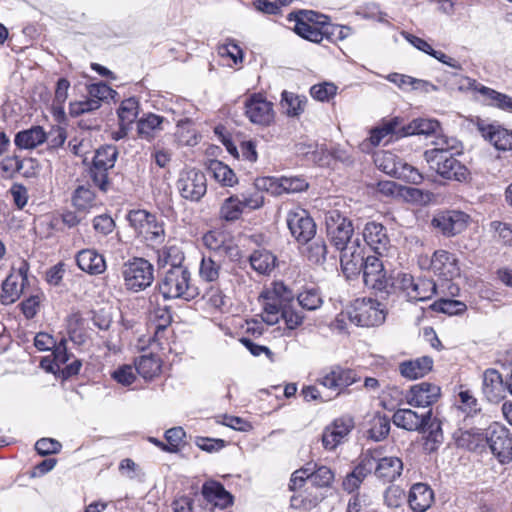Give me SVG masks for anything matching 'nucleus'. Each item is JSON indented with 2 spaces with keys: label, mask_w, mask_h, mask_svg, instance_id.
<instances>
[{
  "label": "nucleus",
  "mask_w": 512,
  "mask_h": 512,
  "mask_svg": "<svg viewBox=\"0 0 512 512\" xmlns=\"http://www.w3.org/2000/svg\"><path fill=\"white\" fill-rule=\"evenodd\" d=\"M432 417V411L428 410L426 413L419 415L411 409H398L392 419L393 423L400 428L408 431H421L426 428Z\"/></svg>",
  "instance_id": "a878e982"
},
{
  "label": "nucleus",
  "mask_w": 512,
  "mask_h": 512,
  "mask_svg": "<svg viewBox=\"0 0 512 512\" xmlns=\"http://www.w3.org/2000/svg\"><path fill=\"white\" fill-rule=\"evenodd\" d=\"M207 171L220 185L232 187L237 184L238 179L234 171L225 163L212 159L207 162Z\"/></svg>",
  "instance_id": "e433bc0d"
},
{
  "label": "nucleus",
  "mask_w": 512,
  "mask_h": 512,
  "mask_svg": "<svg viewBox=\"0 0 512 512\" xmlns=\"http://www.w3.org/2000/svg\"><path fill=\"white\" fill-rule=\"evenodd\" d=\"M244 113L251 123L263 127L271 125L275 119L273 103L260 93H253L245 99Z\"/></svg>",
  "instance_id": "9b49d317"
},
{
  "label": "nucleus",
  "mask_w": 512,
  "mask_h": 512,
  "mask_svg": "<svg viewBox=\"0 0 512 512\" xmlns=\"http://www.w3.org/2000/svg\"><path fill=\"white\" fill-rule=\"evenodd\" d=\"M364 284L375 290H383L386 287V272L383 263L376 256H367L362 270Z\"/></svg>",
  "instance_id": "4be33fe9"
},
{
  "label": "nucleus",
  "mask_w": 512,
  "mask_h": 512,
  "mask_svg": "<svg viewBox=\"0 0 512 512\" xmlns=\"http://www.w3.org/2000/svg\"><path fill=\"white\" fill-rule=\"evenodd\" d=\"M359 380L360 378L354 370L334 365L320 372L317 383L330 390L334 394L332 397H335Z\"/></svg>",
  "instance_id": "6e6552de"
},
{
  "label": "nucleus",
  "mask_w": 512,
  "mask_h": 512,
  "mask_svg": "<svg viewBox=\"0 0 512 512\" xmlns=\"http://www.w3.org/2000/svg\"><path fill=\"white\" fill-rule=\"evenodd\" d=\"M184 253L181 248L175 244H167L158 251L157 264L159 269L167 270L168 268L185 267Z\"/></svg>",
  "instance_id": "f704fd0d"
},
{
  "label": "nucleus",
  "mask_w": 512,
  "mask_h": 512,
  "mask_svg": "<svg viewBox=\"0 0 512 512\" xmlns=\"http://www.w3.org/2000/svg\"><path fill=\"white\" fill-rule=\"evenodd\" d=\"M72 202L78 211L88 212L96 205L94 192L85 186H79L73 193Z\"/></svg>",
  "instance_id": "de8ad7c7"
},
{
  "label": "nucleus",
  "mask_w": 512,
  "mask_h": 512,
  "mask_svg": "<svg viewBox=\"0 0 512 512\" xmlns=\"http://www.w3.org/2000/svg\"><path fill=\"white\" fill-rule=\"evenodd\" d=\"M374 466L375 459L373 458V453H371V450H368L366 453L362 455L360 463L354 468V470L351 473L355 475L357 479L360 480L362 483L368 474L374 472Z\"/></svg>",
  "instance_id": "bf43d9fd"
},
{
  "label": "nucleus",
  "mask_w": 512,
  "mask_h": 512,
  "mask_svg": "<svg viewBox=\"0 0 512 512\" xmlns=\"http://www.w3.org/2000/svg\"><path fill=\"white\" fill-rule=\"evenodd\" d=\"M327 246L323 240L314 241L307 248V257L313 263H322L326 259Z\"/></svg>",
  "instance_id": "774afa93"
},
{
  "label": "nucleus",
  "mask_w": 512,
  "mask_h": 512,
  "mask_svg": "<svg viewBox=\"0 0 512 512\" xmlns=\"http://www.w3.org/2000/svg\"><path fill=\"white\" fill-rule=\"evenodd\" d=\"M441 396V389L438 385L421 382L410 387L406 393V401L415 407H429L436 403Z\"/></svg>",
  "instance_id": "aec40b11"
},
{
  "label": "nucleus",
  "mask_w": 512,
  "mask_h": 512,
  "mask_svg": "<svg viewBox=\"0 0 512 512\" xmlns=\"http://www.w3.org/2000/svg\"><path fill=\"white\" fill-rule=\"evenodd\" d=\"M389 431V419L386 418L385 416H377L373 419L372 426L369 430V436L375 441H380L389 434Z\"/></svg>",
  "instance_id": "e2e57ef3"
},
{
  "label": "nucleus",
  "mask_w": 512,
  "mask_h": 512,
  "mask_svg": "<svg viewBox=\"0 0 512 512\" xmlns=\"http://www.w3.org/2000/svg\"><path fill=\"white\" fill-rule=\"evenodd\" d=\"M432 367L433 359L428 356H423L400 363L399 372L403 377L409 380H415L427 375L432 370Z\"/></svg>",
  "instance_id": "2f4dec72"
},
{
  "label": "nucleus",
  "mask_w": 512,
  "mask_h": 512,
  "mask_svg": "<svg viewBox=\"0 0 512 512\" xmlns=\"http://www.w3.org/2000/svg\"><path fill=\"white\" fill-rule=\"evenodd\" d=\"M255 188L266 190L272 195H281L304 191L308 183L301 177H261L255 180Z\"/></svg>",
  "instance_id": "4468645a"
},
{
  "label": "nucleus",
  "mask_w": 512,
  "mask_h": 512,
  "mask_svg": "<svg viewBox=\"0 0 512 512\" xmlns=\"http://www.w3.org/2000/svg\"><path fill=\"white\" fill-rule=\"evenodd\" d=\"M159 293L164 299H184L189 301L198 294L192 284L191 273L187 267L168 268L158 283Z\"/></svg>",
  "instance_id": "f257e3e1"
},
{
  "label": "nucleus",
  "mask_w": 512,
  "mask_h": 512,
  "mask_svg": "<svg viewBox=\"0 0 512 512\" xmlns=\"http://www.w3.org/2000/svg\"><path fill=\"white\" fill-rule=\"evenodd\" d=\"M202 493L208 501L214 502L216 506L221 508H226L232 504V495L218 482L205 483Z\"/></svg>",
  "instance_id": "79ce46f5"
},
{
  "label": "nucleus",
  "mask_w": 512,
  "mask_h": 512,
  "mask_svg": "<svg viewBox=\"0 0 512 512\" xmlns=\"http://www.w3.org/2000/svg\"><path fill=\"white\" fill-rule=\"evenodd\" d=\"M459 405L457 409L465 413L467 416H473L480 412L478 400L474 397L471 391L461 390L458 394Z\"/></svg>",
  "instance_id": "5fc2aeb1"
},
{
  "label": "nucleus",
  "mask_w": 512,
  "mask_h": 512,
  "mask_svg": "<svg viewBox=\"0 0 512 512\" xmlns=\"http://www.w3.org/2000/svg\"><path fill=\"white\" fill-rule=\"evenodd\" d=\"M479 131L498 150H512V131L499 125H479Z\"/></svg>",
  "instance_id": "cd10ccee"
},
{
  "label": "nucleus",
  "mask_w": 512,
  "mask_h": 512,
  "mask_svg": "<svg viewBox=\"0 0 512 512\" xmlns=\"http://www.w3.org/2000/svg\"><path fill=\"white\" fill-rule=\"evenodd\" d=\"M375 459L374 474L384 482H393L402 473L403 463L398 457H380L378 450H371Z\"/></svg>",
  "instance_id": "412c9836"
},
{
  "label": "nucleus",
  "mask_w": 512,
  "mask_h": 512,
  "mask_svg": "<svg viewBox=\"0 0 512 512\" xmlns=\"http://www.w3.org/2000/svg\"><path fill=\"white\" fill-rule=\"evenodd\" d=\"M151 319L155 326V336L158 337L171 323V314L167 307L156 308L151 312Z\"/></svg>",
  "instance_id": "13d9d810"
},
{
  "label": "nucleus",
  "mask_w": 512,
  "mask_h": 512,
  "mask_svg": "<svg viewBox=\"0 0 512 512\" xmlns=\"http://www.w3.org/2000/svg\"><path fill=\"white\" fill-rule=\"evenodd\" d=\"M138 116V101L128 98L121 102L118 108V117L122 128L129 126Z\"/></svg>",
  "instance_id": "603ef678"
},
{
  "label": "nucleus",
  "mask_w": 512,
  "mask_h": 512,
  "mask_svg": "<svg viewBox=\"0 0 512 512\" xmlns=\"http://www.w3.org/2000/svg\"><path fill=\"white\" fill-rule=\"evenodd\" d=\"M164 118L162 116L150 113L137 122V134L141 139L151 142L163 130L162 123Z\"/></svg>",
  "instance_id": "c9c22d12"
},
{
  "label": "nucleus",
  "mask_w": 512,
  "mask_h": 512,
  "mask_svg": "<svg viewBox=\"0 0 512 512\" xmlns=\"http://www.w3.org/2000/svg\"><path fill=\"white\" fill-rule=\"evenodd\" d=\"M363 238L366 244L378 255H382L390 246V238L386 227L375 221L365 224Z\"/></svg>",
  "instance_id": "5701e85b"
},
{
  "label": "nucleus",
  "mask_w": 512,
  "mask_h": 512,
  "mask_svg": "<svg viewBox=\"0 0 512 512\" xmlns=\"http://www.w3.org/2000/svg\"><path fill=\"white\" fill-rule=\"evenodd\" d=\"M424 431H428L426 436L424 448L428 452H434L443 442V432L441 429V423L438 419H432L430 417L429 423L426 425Z\"/></svg>",
  "instance_id": "49530a36"
},
{
  "label": "nucleus",
  "mask_w": 512,
  "mask_h": 512,
  "mask_svg": "<svg viewBox=\"0 0 512 512\" xmlns=\"http://www.w3.org/2000/svg\"><path fill=\"white\" fill-rule=\"evenodd\" d=\"M286 221L291 234L300 243H307L316 234V224L304 209L290 210Z\"/></svg>",
  "instance_id": "dca6fc26"
},
{
  "label": "nucleus",
  "mask_w": 512,
  "mask_h": 512,
  "mask_svg": "<svg viewBox=\"0 0 512 512\" xmlns=\"http://www.w3.org/2000/svg\"><path fill=\"white\" fill-rule=\"evenodd\" d=\"M221 270V258L215 256L203 257L199 274L200 277L207 282H214L219 278Z\"/></svg>",
  "instance_id": "09e8293b"
},
{
  "label": "nucleus",
  "mask_w": 512,
  "mask_h": 512,
  "mask_svg": "<svg viewBox=\"0 0 512 512\" xmlns=\"http://www.w3.org/2000/svg\"><path fill=\"white\" fill-rule=\"evenodd\" d=\"M25 285L26 283L22 282L19 276L9 274L2 283L1 303L10 305L16 302L22 294Z\"/></svg>",
  "instance_id": "a19ab883"
},
{
  "label": "nucleus",
  "mask_w": 512,
  "mask_h": 512,
  "mask_svg": "<svg viewBox=\"0 0 512 512\" xmlns=\"http://www.w3.org/2000/svg\"><path fill=\"white\" fill-rule=\"evenodd\" d=\"M431 269L434 274L445 280H451L459 276L460 269L456 256L448 251H436L431 259Z\"/></svg>",
  "instance_id": "393cba45"
},
{
  "label": "nucleus",
  "mask_w": 512,
  "mask_h": 512,
  "mask_svg": "<svg viewBox=\"0 0 512 512\" xmlns=\"http://www.w3.org/2000/svg\"><path fill=\"white\" fill-rule=\"evenodd\" d=\"M127 289L135 292L145 289L153 282V266L143 258L125 263L122 271Z\"/></svg>",
  "instance_id": "1a4fd4ad"
},
{
  "label": "nucleus",
  "mask_w": 512,
  "mask_h": 512,
  "mask_svg": "<svg viewBox=\"0 0 512 512\" xmlns=\"http://www.w3.org/2000/svg\"><path fill=\"white\" fill-rule=\"evenodd\" d=\"M469 87L478 91L487 99L491 100L492 104L504 111L512 113V97L489 87L483 86L476 82V80L467 79Z\"/></svg>",
  "instance_id": "58836bf2"
},
{
  "label": "nucleus",
  "mask_w": 512,
  "mask_h": 512,
  "mask_svg": "<svg viewBox=\"0 0 512 512\" xmlns=\"http://www.w3.org/2000/svg\"><path fill=\"white\" fill-rule=\"evenodd\" d=\"M181 196L190 201H199L207 191L205 174L197 169L182 171L177 180Z\"/></svg>",
  "instance_id": "ddd939ff"
},
{
  "label": "nucleus",
  "mask_w": 512,
  "mask_h": 512,
  "mask_svg": "<svg viewBox=\"0 0 512 512\" xmlns=\"http://www.w3.org/2000/svg\"><path fill=\"white\" fill-rule=\"evenodd\" d=\"M482 391L490 402H498L505 392L501 374L496 369H487L483 373Z\"/></svg>",
  "instance_id": "c756f323"
},
{
  "label": "nucleus",
  "mask_w": 512,
  "mask_h": 512,
  "mask_svg": "<svg viewBox=\"0 0 512 512\" xmlns=\"http://www.w3.org/2000/svg\"><path fill=\"white\" fill-rule=\"evenodd\" d=\"M486 444L500 463L512 460V437L509 430L500 423L494 422L487 428Z\"/></svg>",
  "instance_id": "9d476101"
},
{
  "label": "nucleus",
  "mask_w": 512,
  "mask_h": 512,
  "mask_svg": "<svg viewBox=\"0 0 512 512\" xmlns=\"http://www.w3.org/2000/svg\"><path fill=\"white\" fill-rule=\"evenodd\" d=\"M399 122L398 119H392L381 126L374 128L371 131L370 142L372 145L377 146L382 143L386 138H388L385 143L389 142L390 139L395 136L396 138L401 137L399 133L401 132V128H398Z\"/></svg>",
  "instance_id": "a18cd8bd"
},
{
  "label": "nucleus",
  "mask_w": 512,
  "mask_h": 512,
  "mask_svg": "<svg viewBox=\"0 0 512 512\" xmlns=\"http://www.w3.org/2000/svg\"><path fill=\"white\" fill-rule=\"evenodd\" d=\"M394 286L409 302L426 301L437 293V285L432 279H415L410 274H399Z\"/></svg>",
  "instance_id": "20e7f679"
},
{
  "label": "nucleus",
  "mask_w": 512,
  "mask_h": 512,
  "mask_svg": "<svg viewBox=\"0 0 512 512\" xmlns=\"http://www.w3.org/2000/svg\"><path fill=\"white\" fill-rule=\"evenodd\" d=\"M326 234L330 243L336 248H343L351 240L354 227L352 221L339 210L333 209L325 214Z\"/></svg>",
  "instance_id": "0eeeda50"
},
{
  "label": "nucleus",
  "mask_w": 512,
  "mask_h": 512,
  "mask_svg": "<svg viewBox=\"0 0 512 512\" xmlns=\"http://www.w3.org/2000/svg\"><path fill=\"white\" fill-rule=\"evenodd\" d=\"M249 261L259 274H270L275 268L276 256L266 249H259L250 255Z\"/></svg>",
  "instance_id": "37998d69"
},
{
  "label": "nucleus",
  "mask_w": 512,
  "mask_h": 512,
  "mask_svg": "<svg viewBox=\"0 0 512 512\" xmlns=\"http://www.w3.org/2000/svg\"><path fill=\"white\" fill-rule=\"evenodd\" d=\"M281 318L284 319L289 329H295L302 324L304 316L295 307L294 297L292 301H287L286 305L283 306Z\"/></svg>",
  "instance_id": "6e6d98bb"
},
{
  "label": "nucleus",
  "mask_w": 512,
  "mask_h": 512,
  "mask_svg": "<svg viewBox=\"0 0 512 512\" xmlns=\"http://www.w3.org/2000/svg\"><path fill=\"white\" fill-rule=\"evenodd\" d=\"M354 423L352 419H336L327 426L322 434V444L326 450H334L340 445L352 430Z\"/></svg>",
  "instance_id": "b1692460"
},
{
  "label": "nucleus",
  "mask_w": 512,
  "mask_h": 512,
  "mask_svg": "<svg viewBox=\"0 0 512 512\" xmlns=\"http://www.w3.org/2000/svg\"><path fill=\"white\" fill-rule=\"evenodd\" d=\"M440 130V123L435 119L416 118L410 123L401 127L400 136L411 135H434Z\"/></svg>",
  "instance_id": "72a5a7b5"
},
{
  "label": "nucleus",
  "mask_w": 512,
  "mask_h": 512,
  "mask_svg": "<svg viewBox=\"0 0 512 512\" xmlns=\"http://www.w3.org/2000/svg\"><path fill=\"white\" fill-rule=\"evenodd\" d=\"M432 310L441 312L448 315H460L467 310V306L464 302L441 298L435 301L431 305Z\"/></svg>",
  "instance_id": "864d4df0"
},
{
  "label": "nucleus",
  "mask_w": 512,
  "mask_h": 512,
  "mask_svg": "<svg viewBox=\"0 0 512 512\" xmlns=\"http://www.w3.org/2000/svg\"><path fill=\"white\" fill-rule=\"evenodd\" d=\"M424 158L430 168L445 179L461 182L468 178V169L454 157L452 152H444V154L424 152Z\"/></svg>",
  "instance_id": "423d86ee"
},
{
  "label": "nucleus",
  "mask_w": 512,
  "mask_h": 512,
  "mask_svg": "<svg viewBox=\"0 0 512 512\" xmlns=\"http://www.w3.org/2000/svg\"><path fill=\"white\" fill-rule=\"evenodd\" d=\"M306 99L294 93L283 91L281 106L288 116H298L304 111Z\"/></svg>",
  "instance_id": "8fccbe9b"
},
{
  "label": "nucleus",
  "mask_w": 512,
  "mask_h": 512,
  "mask_svg": "<svg viewBox=\"0 0 512 512\" xmlns=\"http://www.w3.org/2000/svg\"><path fill=\"white\" fill-rule=\"evenodd\" d=\"M352 34V29L348 26L337 24L324 25V38L332 41H342Z\"/></svg>",
  "instance_id": "0e129e2a"
},
{
  "label": "nucleus",
  "mask_w": 512,
  "mask_h": 512,
  "mask_svg": "<svg viewBox=\"0 0 512 512\" xmlns=\"http://www.w3.org/2000/svg\"><path fill=\"white\" fill-rule=\"evenodd\" d=\"M301 16L296 17L294 31L302 38L311 42L320 43L324 39V23L321 27H317L314 22L316 14L312 11L308 13H300Z\"/></svg>",
  "instance_id": "bb28decb"
},
{
  "label": "nucleus",
  "mask_w": 512,
  "mask_h": 512,
  "mask_svg": "<svg viewBox=\"0 0 512 512\" xmlns=\"http://www.w3.org/2000/svg\"><path fill=\"white\" fill-rule=\"evenodd\" d=\"M46 132L41 126H34L30 129L20 131L16 134L15 145L21 149H33L45 142Z\"/></svg>",
  "instance_id": "ea45409f"
},
{
  "label": "nucleus",
  "mask_w": 512,
  "mask_h": 512,
  "mask_svg": "<svg viewBox=\"0 0 512 512\" xmlns=\"http://www.w3.org/2000/svg\"><path fill=\"white\" fill-rule=\"evenodd\" d=\"M185 437V431L181 427H174L165 432V439L168 442L165 451L175 453Z\"/></svg>",
  "instance_id": "338daca9"
},
{
  "label": "nucleus",
  "mask_w": 512,
  "mask_h": 512,
  "mask_svg": "<svg viewBox=\"0 0 512 512\" xmlns=\"http://www.w3.org/2000/svg\"><path fill=\"white\" fill-rule=\"evenodd\" d=\"M375 162L384 173L393 177L403 178L414 184H419L423 179L422 175L414 167L403 163L401 160H397L392 153L387 152L382 156H378Z\"/></svg>",
  "instance_id": "2eb2a0df"
},
{
  "label": "nucleus",
  "mask_w": 512,
  "mask_h": 512,
  "mask_svg": "<svg viewBox=\"0 0 512 512\" xmlns=\"http://www.w3.org/2000/svg\"><path fill=\"white\" fill-rule=\"evenodd\" d=\"M293 293L282 282H275L260 295L262 319L268 325L276 324L282 315L283 306L292 301Z\"/></svg>",
  "instance_id": "7ed1b4c3"
},
{
  "label": "nucleus",
  "mask_w": 512,
  "mask_h": 512,
  "mask_svg": "<svg viewBox=\"0 0 512 512\" xmlns=\"http://www.w3.org/2000/svg\"><path fill=\"white\" fill-rule=\"evenodd\" d=\"M306 468H309V480L314 486L323 488L332 485L335 475L329 467L309 462Z\"/></svg>",
  "instance_id": "c03bdc74"
},
{
  "label": "nucleus",
  "mask_w": 512,
  "mask_h": 512,
  "mask_svg": "<svg viewBox=\"0 0 512 512\" xmlns=\"http://www.w3.org/2000/svg\"><path fill=\"white\" fill-rule=\"evenodd\" d=\"M24 161L18 156H7L0 162L1 176L3 178H12L23 168Z\"/></svg>",
  "instance_id": "052dcab7"
},
{
  "label": "nucleus",
  "mask_w": 512,
  "mask_h": 512,
  "mask_svg": "<svg viewBox=\"0 0 512 512\" xmlns=\"http://www.w3.org/2000/svg\"><path fill=\"white\" fill-rule=\"evenodd\" d=\"M337 87L330 82L313 85L310 89L311 96L319 101H329L336 95Z\"/></svg>",
  "instance_id": "680f3d73"
},
{
  "label": "nucleus",
  "mask_w": 512,
  "mask_h": 512,
  "mask_svg": "<svg viewBox=\"0 0 512 512\" xmlns=\"http://www.w3.org/2000/svg\"><path fill=\"white\" fill-rule=\"evenodd\" d=\"M242 213L240 197L237 195L225 199L219 211L220 218L225 221H235L240 218Z\"/></svg>",
  "instance_id": "3c124183"
},
{
  "label": "nucleus",
  "mask_w": 512,
  "mask_h": 512,
  "mask_svg": "<svg viewBox=\"0 0 512 512\" xmlns=\"http://www.w3.org/2000/svg\"><path fill=\"white\" fill-rule=\"evenodd\" d=\"M118 151L113 145H106L99 148L93 158V165L90 169L91 178L95 185L105 191L107 186V172L113 168L117 159Z\"/></svg>",
  "instance_id": "f8f14e48"
},
{
  "label": "nucleus",
  "mask_w": 512,
  "mask_h": 512,
  "mask_svg": "<svg viewBox=\"0 0 512 512\" xmlns=\"http://www.w3.org/2000/svg\"><path fill=\"white\" fill-rule=\"evenodd\" d=\"M469 215L458 210L441 212L432 219V226L446 237L455 236L467 228Z\"/></svg>",
  "instance_id": "f3484780"
},
{
  "label": "nucleus",
  "mask_w": 512,
  "mask_h": 512,
  "mask_svg": "<svg viewBox=\"0 0 512 512\" xmlns=\"http://www.w3.org/2000/svg\"><path fill=\"white\" fill-rule=\"evenodd\" d=\"M218 54L221 57L231 58L234 64L241 63L243 60L242 49L232 39H228L226 43L218 46Z\"/></svg>",
  "instance_id": "69168bd1"
},
{
  "label": "nucleus",
  "mask_w": 512,
  "mask_h": 512,
  "mask_svg": "<svg viewBox=\"0 0 512 512\" xmlns=\"http://www.w3.org/2000/svg\"><path fill=\"white\" fill-rule=\"evenodd\" d=\"M204 245L213 252L212 256L227 258L231 261H237L240 258V250L227 235L219 230H212L204 234Z\"/></svg>",
  "instance_id": "a211bd4d"
},
{
  "label": "nucleus",
  "mask_w": 512,
  "mask_h": 512,
  "mask_svg": "<svg viewBox=\"0 0 512 512\" xmlns=\"http://www.w3.org/2000/svg\"><path fill=\"white\" fill-rule=\"evenodd\" d=\"M338 250L341 251L340 263L346 277L352 278L359 275L366 258L364 256V247L360 244L359 239L353 240Z\"/></svg>",
  "instance_id": "6ab92c4d"
},
{
  "label": "nucleus",
  "mask_w": 512,
  "mask_h": 512,
  "mask_svg": "<svg viewBox=\"0 0 512 512\" xmlns=\"http://www.w3.org/2000/svg\"><path fill=\"white\" fill-rule=\"evenodd\" d=\"M434 500L432 489L424 483L414 484L408 495V502L411 509L415 512H425L430 508Z\"/></svg>",
  "instance_id": "7c9ffc66"
},
{
  "label": "nucleus",
  "mask_w": 512,
  "mask_h": 512,
  "mask_svg": "<svg viewBox=\"0 0 512 512\" xmlns=\"http://www.w3.org/2000/svg\"><path fill=\"white\" fill-rule=\"evenodd\" d=\"M127 220L135 233L151 244H159L164 241V228L157 221L156 215L146 210H131Z\"/></svg>",
  "instance_id": "39448f33"
},
{
  "label": "nucleus",
  "mask_w": 512,
  "mask_h": 512,
  "mask_svg": "<svg viewBox=\"0 0 512 512\" xmlns=\"http://www.w3.org/2000/svg\"><path fill=\"white\" fill-rule=\"evenodd\" d=\"M345 316L358 326L373 327L384 323L386 311L379 301L371 298H362L356 299L346 313H341L337 318V322H342Z\"/></svg>",
  "instance_id": "f03ea898"
},
{
  "label": "nucleus",
  "mask_w": 512,
  "mask_h": 512,
  "mask_svg": "<svg viewBox=\"0 0 512 512\" xmlns=\"http://www.w3.org/2000/svg\"><path fill=\"white\" fill-rule=\"evenodd\" d=\"M454 438L459 447L476 451L485 447L486 432L483 433L480 428L459 429L454 433Z\"/></svg>",
  "instance_id": "473e14b6"
},
{
  "label": "nucleus",
  "mask_w": 512,
  "mask_h": 512,
  "mask_svg": "<svg viewBox=\"0 0 512 512\" xmlns=\"http://www.w3.org/2000/svg\"><path fill=\"white\" fill-rule=\"evenodd\" d=\"M297 304L303 309L313 311L321 306L322 299L316 290L310 289L298 294Z\"/></svg>",
  "instance_id": "4d7b16f0"
},
{
  "label": "nucleus",
  "mask_w": 512,
  "mask_h": 512,
  "mask_svg": "<svg viewBox=\"0 0 512 512\" xmlns=\"http://www.w3.org/2000/svg\"><path fill=\"white\" fill-rule=\"evenodd\" d=\"M76 263L79 269L90 275H99L106 270V262L103 255L94 249L79 251L76 255Z\"/></svg>",
  "instance_id": "c85d7f7f"
},
{
  "label": "nucleus",
  "mask_w": 512,
  "mask_h": 512,
  "mask_svg": "<svg viewBox=\"0 0 512 512\" xmlns=\"http://www.w3.org/2000/svg\"><path fill=\"white\" fill-rule=\"evenodd\" d=\"M135 370L145 380H151L161 371V359L152 353L144 354L136 358Z\"/></svg>",
  "instance_id": "4c0bfd02"
}]
</instances>
